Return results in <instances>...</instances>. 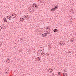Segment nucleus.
<instances>
[{"instance_id":"obj_18","label":"nucleus","mask_w":76,"mask_h":76,"mask_svg":"<svg viewBox=\"0 0 76 76\" xmlns=\"http://www.w3.org/2000/svg\"><path fill=\"white\" fill-rule=\"evenodd\" d=\"M64 72H67V70H64Z\"/></svg>"},{"instance_id":"obj_19","label":"nucleus","mask_w":76,"mask_h":76,"mask_svg":"<svg viewBox=\"0 0 76 76\" xmlns=\"http://www.w3.org/2000/svg\"><path fill=\"white\" fill-rule=\"evenodd\" d=\"M70 21L71 22H72V21H73V19H70Z\"/></svg>"},{"instance_id":"obj_17","label":"nucleus","mask_w":76,"mask_h":76,"mask_svg":"<svg viewBox=\"0 0 76 76\" xmlns=\"http://www.w3.org/2000/svg\"><path fill=\"white\" fill-rule=\"evenodd\" d=\"M62 43H63V44H65V42H64V41L63 42H62Z\"/></svg>"},{"instance_id":"obj_28","label":"nucleus","mask_w":76,"mask_h":76,"mask_svg":"<svg viewBox=\"0 0 76 76\" xmlns=\"http://www.w3.org/2000/svg\"><path fill=\"white\" fill-rule=\"evenodd\" d=\"M8 61L10 62V61H9L8 60H7L6 62H7Z\"/></svg>"},{"instance_id":"obj_22","label":"nucleus","mask_w":76,"mask_h":76,"mask_svg":"<svg viewBox=\"0 0 76 76\" xmlns=\"http://www.w3.org/2000/svg\"><path fill=\"white\" fill-rule=\"evenodd\" d=\"M58 75H60V72H58Z\"/></svg>"},{"instance_id":"obj_36","label":"nucleus","mask_w":76,"mask_h":76,"mask_svg":"<svg viewBox=\"0 0 76 76\" xmlns=\"http://www.w3.org/2000/svg\"><path fill=\"white\" fill-rule=\"evenodd\" d=\"M39 60H40V58H39Z\"/></svg>"},{"instance_id":"obj_3","label":"nucleus","mask_w":76,"mask_h":76,"mask_svg":"<svg viewBox=\"0 0 76 76\" xmlns=\"http://www.w3.org/2000/svg\"><path fill=\"white\" fill-rule=\"evenodd\" d=\"M59 45H61V46H62V45H64V44H63V43H62V42H59Z\"/></svg>"},{"instance_id":"obj_39","label":"nucleus","mask_w":76,"mask_h":76,"mask_svg":"<svg viewBox=\"0 0 76 76\" xmlns=\"http://www.w3.org/2000/svg\"><path fill=\"white\" fill-rule=\"evenodd\" d=\"M72 11H73V10H72Z\"/></svg>"},{"instance_id":"obj_37","label":"nucleus","mask_w":76,"mask_h":76,"mask_svg":"<svg viewBox=\"0 0 76 76\" xmlns=\"http://www.w3.org/2000/svg\"><path fill=\"white\" fill-rule=\"evenodd\" d=\"M8 60H9V59H8Z\"/></svg>"},{"instance_id":"obj_35","label":"nucleus","mask_w":76,"mask_h":76,"mask_svg":"<svg viewBox=\"0 0 76 76\" xmlns=\"http://www.w3.org/2000/svg\"><path fill=\"white\" fill-rule=\"evenodd\" d=\"M7 63H9V62H7Z\"/></svg>"},{"instance_id":"obj_7","label":"nucleus","mask_w":76,"mask_h":76,"mask_svg":"<svg viewBox=\"0 0 76 76\" xmlns=\"http://www.w3.org/2000/svg\"><path fill=\"white\" fill-rule=\"evenodd\" d=\"M54 8H55V10H57V9H58V5H56L54 7Z\"/></svg>"},{"instance_id":"obj_31","label":"nucleus","mask_w":76,"mask_h":76,"mask_svg":"<svg viewBox=\"0 0 76 76\" xmlns=\"http://www.w3.org/2000/svg\"><path fill=\"white\" fill-rule=\"evenodd\" d=\"M44 56V55H43H43H41V56Z\"/></svg>"},{"instance_id":"obj_20","label":"nucleus","mask_w":76,"mask_h":76,"mask_svg":"<svg viewBox=\"0 0 76 76\" xmlns=\"http://www.w3.org/2000/svg\"><path fill=\"white\" fill-rule=\"evenodd\" d=\"M40 1L41 2H42V1H43V0H40Z\"/></svg>"},{"instance_id":"obj_6","label":"nucleus","mask_w":76,"mask_h":76,"mask_svg":"<svg viewBox=\"0 0 76 76\" xmlns=\"http://www.w3.org/2000/svg\"><path fill=\"white\" fill-rule=\"evenodd\" d=\"M16 14H13L12 15V16H13V18H16Z\"/></svg>"},{"instance_id":"obj_26","label":"nucleus","mask_w":76,"mask_h":76,"mask_svg":"<svg viewBox=\"0 0 76 76\" xmlns=\"http://www.w3.org/2000/svg\"><path fill=\"white\" fill-rule=\"evenodd\" d=\"M31 10L32 11H33V12H34V9H33V10L32 9V10Z\"/></svg>"},{"instance_id":"obj_34","label":"nucleus","mask_w":76,"mask_h":76,"mask_svg":"<svg viewBox=\"0 0 76 76\" xmlns=\"http://www.w3.org/2000/svg\"><path fill=\"white\" fill-rule=\"evenodd\" d=\"M0 44H1V45L2 44L1 43H0Z\"/></svg>"},{"instance_id":"obj_32","label":"nucleus","mask_w":76,"mask_h":76,"mask_svg":"<svg viewBox=\"0 0 76 76\" xmlns=\"http://www.w3.org/2000/svg\"><path fill=\"white\" fill-rule=\"evenodd\" d=\"M70 19H72V17H70Z\"/></svg>"},{"instance_id":"obj_11","label":"nucleus","mask_w":76,"mask_h":76,"mask_svg":"<svg viewBox=\"0 0 76 76\" xmlns=\"http://www.w3.org/2000/svg\"><path fill=\"white\" fill-rule=\"evenodd\" d=\"M24 20V19L23 18H21L20 19V21H21V22H22V21H23Z\"/></svg>"},{"instance_id":"obj_30","label":"nucleus","mask_w":76,"mask_h":76,"mask_svg":"<svg viewBox=\"0 0 76 76\" xmlns=\"http://www.w3.org/2000/svg\"><path fill=\"white\" fill-rule=\"evenodd\" d=\"M37 60H39V58H37Z\"/></svg>"},{"instance_id":"obj_24","label":"nucleus","mask_w":76,"mask_h":76,"mask_svg":"<svg viewBox=\"0 0 76 76\" xmlns=\"http://www.w3.org/2000/svg\"><path fill=\"white\" fill-rule=\"evenodd\" d=\"M34 6H35V7H37V5H34Z\"/></svg>"},{"instance_id":"obj_1","label":"nucleus","mask_w":76,"mask_h":76,"mask_svg":"<svg viewBox=\"0 0 76 76\" xmlns=\"http://www.w3.org/2000/svg\"><path fill=\"white\" fill-rule=\"evenodd\" d=\"M41 50H39L38 52H37V54L38 56H41V52L40 51Z\"/></svg>"},{"instance_id":"obj_9","label":"nucleus","mask_w":76,"mask_h":76,"mask_svg":"<svg viewBox=\"0 0 76 76\" xmlns=\"http://www.w3.org/2000/svg\"><path fill=\"white\" fill-rule=\"evenodd\" d=\"M53 31L54 32H58V30H57V29H55L53 30Z\"/></svg>"},{"instance_id":"obj_25","label":"nucleus","mask_w":76,"mask_h":76,"mask_svg":"<svg viewBox=\"0 0 76 76\" xmlns=\"http://www.w3.org/2000/svg\"><path fill=\"white\" fill-rule=\"evenodd\" d=\"M71 53V52H70V51H68V53Z\"/></svg>"},{"instance_id":"obj_2","label":"nucleus","mask_w":76,"mask_h":76,"mask_svg":"<svg viewBox=\"0 0 76 76\" xmlns=\"http://www.w3.org/2000/svg\"><path fill=\"white\" fill-rule=\"evenodd\" d=\"M23 17H24V19H28V16H26V15H24Z\"/></svg>"},{"instance_id":"obj_40","label":"nucleus","mask_w":76,"mask_h":76,"mask_svg":"<svg viewBox=\"0 0 76 76\" xmlns=\"http://www.w3.org/2000/svg\"><path fill=\"white\" fill-rule=\"evenodd\" d=\"M64 76H65V75H64Z\"/></svg>"},{"instance_id":"obj_38","label":"nucleus","mask_w":76,"mask_h":76,"mask_svg":"<svg viewBox=\"0 0 76 76\" xmlns=\"http://www.w3.org/2000/svg\"><path fill=\"white\" fill-rule=\"evenodd\" d=\"M73 40H72V42H73Z\"/></svg>"},{"instance_id":"obj_23","label":"nucleus","mask_w":76,"mask_h":76,"mask_svg":"<svg viewBox=\"0 0 76 76\" xmlns=\"http://www.w3.org/2000/svg\"><path fill=\"white\" fill-rule=\"evenodd\" d=\"M46 29H49L50 30V28H49V27H47Z\"/></svg>"},{"instance_id":"obj_21","label":"nucleus","mask_w":76,"mask_h":76,"mask_svg":"<svg viewBox=\"0 0 76 76\" xmlns=\"http://www.w3.org/2000/svg\"><path fill=\"white\" fill-rule=\"evenodd\" d=\"M1 29H2V28H1V27L0 26V31H1Z\"/></svg>"},{"instance_id":"obj_12","label":"nucleus","mask_w":76,"mask_h":76,"mask_svg":"<svg viewBox=\"0 0 76 76\" xmlns=\"http://www.w3.org/2000/svg\"><path fill=\"white\" fill-rule=\"evenodd\" d=\"M4 21L5 22H7V20L5 18L4 19Z\"/></svg>"},{"instance_id":"obj_33","label":"nucleus","mask_w":76,"mask_h":76,"mask_svg":"<svg viewBox=\"0 0 76 76\" xmlns=\"http://www.w3.org/2000/svg\"><path fill=\"white\" fill-rule=\"evenodd\" d=\"M70 41L71 42H72V40H70Z\"/></svg>"},{"instance_id":"obj_10","label":"nucleus","mask_w":76,"mask_h":76,"mask_svg":"<svg viewBox=\"0 0 76 76\" xmlns=\"http://www.w3.org/2000/svg\"><path fill=\"white\" fill-rule=\"evenodd\" d=\"M48 71L49 72H53V69H51V68H49L48 69Z\"/></svg>"},{"instance_id":"obj_14","label":"nucleus","mask_w":76,"mask_h":76,"mask_svg":"<svg viewBox=\"0 0 76 76\" xmlns=\"http://www.w3.org/2000/svg\"><path fill=\"white\" fill-rule=\"evenodd\" d=\"M63 75H66L65 76H67V74L66 73H64Z\"/></svg>"},{"instance_id":"obj_4","label":"nucleus","mask_w":76,"mask_h":76,"mask_svg":"<svg viewBox=\"0 0 76 76\" xmlns=\"http://www.w3.org/2000/svg\"><path fill=\"white\" fill-rule=\"evenodd\" d=\"M47 33H44L42 34V37H45L47 35Z\"/></svg>"},{"instance_id":"obj_16","label":"nucleus","mask_w":76,"mask_h":76,"mask_svg":"<svg viewBox=\"0 0 76 76\" xmlns=\"http://www.w3.org/2000/svg\"><path fill=\"white\" fill-rule=\"evenodd\" d=\"M33 7H32L31 8H30V10H32V9H33Z\"/></svg>"},{"instance_id":"obj_5","label":"nucleus","mask_w":76,"mask_h":76,"mask_svg":"<svg viewBox=\"0 0 76 76\" xmlns=\"http://www.w3.org/2000/svg\"><path fill=\"white\" fill-rule=\"evenodd\" d=\"M51 11L52 12H54L55 10H56V9H55V8H53L51 10Z\"/></svg>"},{"instance_id":"obj_29","label":"nucleus","mask_w":76,"mask_h":76,"mask_svg":"<svg viewBox=\"0 0 76 76\" xmlns=\"http://www.w3.org/2000/svg\"><path fill=\"white\" fill-rule=\"evenodd\" d=\"M41 55H43V53H42V52H41Z\"/></svg>"},{"instance_id":"obj_13","label":"nucleus","mask_w":76,"mask_h":76,"mask_svg":"<svg viewBox=\"0 0 76 76\" xmlns=\"http://www.w3.org/2000/svg\"><path fill=\"white\" fill-rule=\"evenodd\" d=\"M50 31H47V33H48V34H50Z\"/></svg>"},{"instance_id":"obj_15","label":"nucleus","mask_w":76,"mask_h":76,"mask_svg":"<svg viewBox=\"0 0 76 76\" xmlns=\"http://www.w3.org/2000/svg\"><path fill=\"white\" fill-rule=\"evenodd\" d=\"M8 73V72H7V71H6L5 74H7Z\"/></svg>"},{"instance_id":"obj_8","label":"nucleus","mask_w":76,"mask_h":76,"mask_svg":"<svg viewBox=\"0 0 76 76\" xmlns=\"http://www.w3.org/2000/svg\"><path fill=\"white\" fill-rule=\"evenodd\" d=\"M7 19H10V20H11V18H12L11 16H7Z\"/></svg>"},{"instance_id":"obj_27","label":"nucleus","mask_w":76,"mask_h":76,"mask_svg":"<svg viewBox=\"0 0 76 76\" xmlns=\"http://www.w3.org/2000/svg\"><path fill=\"white\" fill-rule=\"evenodd\" d=\"M49 55H50V54H47V56H49Z\"/></svg>"}]
</instances>
